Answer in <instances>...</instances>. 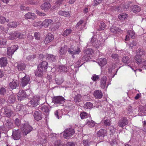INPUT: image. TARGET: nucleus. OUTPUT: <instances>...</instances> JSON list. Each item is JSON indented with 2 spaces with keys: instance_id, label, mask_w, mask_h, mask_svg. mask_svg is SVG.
<instances>
[{
  "instance_id": "nucleus-37",
  "label": "nucleus",
  "mask_w": 146,
  "mask_h": 146,
  "mask_svg": "<svg viewBox=\"0 0 146 146\" xmlns=\"http://www.w3.org/2000/svg\"><path fill=\"white\" fill-rule=\"evenodd\" d=\"M66 52V47H65V46L63 47H61L59 53L60 54V56L61 57Z\"/></svg>"
},
{
  "instance_id": "nucleus-18",
  "label": "nucleus",
  "mask_w": 146,
  "mask_h": 146,
  "mask_svg": "<svg viewBox=\"0 0 146 146\" xmlns=\"http://www.w3.org/2000/svg\"><path fill=\"white\" fill-rule=\"evenodd\" d=\"M42 26L46 28L53 24L52 21L50 19H46L42 22Z\"/></svg>"
},
{
  "instance_id": "nucleus-47",
  "label": "nucleus",
  "mask_w": 146,
  "mask_h": 146,
  "mask_svg": "<svg viewBox=\"0 0 146 146\" xmlns=\"http://www.w3.org/2000/svg\"><path fill=\"white\" fill-rule=\"evenodd\" d=\"M139 111L141 113H146V106L144 107L143 106H140L139 107Z\"/></svg>"
},
{
  "instance_id": "nucleus-39",
  "label": "nucleus",
  "mask_w": 146,
  "mask_h": 146,
  "mask_svg": "<svg viewBox=\"0 0 146 146\" xmlns=\"http://www.w3.org/2000/svg\"><path fill=\"white\" fill-rule=\"evenodd\" d=\"M34 26L39 28H41L42 27V23L41 21L35 22L33 24Z\"/></svg>"
},
{
  "instance_id": "nucleus-42",
  "label": "nucleus",
  "mask_w": 146,
  "mask_h": 146,
  "mask_svg": "<svg viewBox=\"0 0 146 146\" xmlns=\"http://www.w3.org/2000/svg\"><path fill=\"white\" fill-rule=\"evenodd\" d=\"M55 81L57 84L60 85L63 82L64 80L63 78H56Z\"/></svg>"
},
{
  "instance_id": "nucleus-2",
  "label": "nucleus",
  "mask_w": 146,
  "mask_h": 146,
  "mask_svg": "<svg viewBox=\"0 0 146 146\" xmlns=\"http://www.w3.org/2000/svg\"><path fill=\"white\" fill-rule=\"evenodd\" d=\"M48 67V63L47 62L44 61H42L38 66V70L35 72L36 76L39 77L41 76L43 72L46 70Z\"/></svg>"
},
{
  "instance_id": "nucleus-1",
  "label": "nucleus",
  "mask_w": 146,
  "mask_h": 146,
  "mask_svg": "<svg viewBox=\"0 0 146 146\" xmlns=\"http://www.w3.org/2000/svg\"><path fill=\"white\" fill-rule=\"evenodd\" d=\"M84 54L82 58L79 59L78 61L77 62V64H80L81 63V62H82L80 66H78V67H80L83 65L85 61H87L90 59H91L92 58V53L93 52V50L91 48L87 49L84 50Z\"/></svg>"
},
{
  "instance_id": "nucleus-23",
  "label": "nucleus",
  "mask_w": 146,
  "mask_h": 146,
  "mask_svg": "<svg viewBox=\"0 0 146 146\" xmlns=\"http://www.w3.org/2000/svg\"><path fill=\"white\" fill-rule=\"evenodd\" d=\"M25 94L23 90H20L18 93L17 97L18 100L21 101L25 97Z\"/></svg>"
},
{
  "instance_id": "nucleus-28",
  "label": "nucleus",
  "mask_w": 146,
  "mask_h": 146,
  "mask_svg": "<svg viewBox=\"0 0 146 146\" xmlns=\"http://www.w3.org/2000/svg\"><path fill=\"white\" fill-rule=\"evenodd\" d=\"M58 70L61 72H67L68 71L69 69L67 67L62 65L59 66Z\"/></svg>"
},
{
  "instance_id": "nucleus-26",
  "label": "nucleus",
  "mask_w": 146,
  "mask_h": 146,
  "mask_svg": "<svg viewBox=\"0 0 146 146\" xmlns=\"http://www.w3.org/2000/svg\"><path fill=\"white\" fill-rule=\"evenodd\" d=\"M131 9L134 13L139 12L141 11L140 7L137 5H132L131 7Z\"/></svg>"
},
{
  "instance_id": "nucleus-25",
  "label": "nucleus",
  "mask_w": 146,
  "mask_h": 146,
  "mask_svg": "<svg viewBox=\"0 0 146 146\" xmlns=\"http://www.w3.org/2000/svg\"><path fill=\"white\" fill-rule=\"evenodd\" d=\"M106 81V76H104L100 80V84L101 87L104 89L105 88Z\"/></svg>"
},
{
  "instance_id": "nucleus-20",
  "label": "nucleus",
  "mask_w": 146,
  "mask_h": 146,
  "mask_svg": "<svg viewBox=\"0 0 146 146\" xmlns=\"http://www.w3.org/2000/svg\"><path fill=\"white\" fill-rule=\"evenodd\" d=\"M25 17L26 19H29L34 20L36 18L35 14L33 13L29 12L25 15Z\"/></svg>"
},
{
  "instance_id": "nucleus-24",
  "label": "nucleus",
  "mask_w": 146,
  "mask_h": 146,
  "mask_svg": "<svg viewBox=\"0 0 146 146\" xmlns=\"http://www.w3.org/2000/svg\"><path fill=\"white\" fill-rule=\"evenodd\" d=\"M7 63V58L5 57H3L0 58V66L1 67L5 66Z\"/></svg>"
},
{
  "instance_id": "nucleus-29",
  "label": "nucleus",
  "mask_w": 146,
  "mask_h": 146,
  "mask_svg": "<svg viewBox=\"0 0 146 146\" xmlns=\"http://www.w3.org/2000/svg\"><path fill=\"white\" fill-rule=\"evenodd\" d=\"M98 62L99 64L101 66H104L107 63L106 60L104 58H102L99 59Z\"/></svg>"
},
{
  "instance_id": "nucleus-22",
  "label": "nucleus",
  "mask_w": 146,
  "mask_h": 146,
  "mask_svg": "<svg viewBox=\"0 0 146 146\" xmlns=\"http://www.w3.org/2000/svg\"><path fill=\"white\" fill-rule=\"evenodd\" d=\"M110 30L111 32L114 33H117V32L121 33L122 32V31L120 29L114 26L111 27L110 29Z\"/></svg>"
},
{
  "instance_id": "nucleus-52",
  "label": "nucleus",
  "mask_w": 146,
  "mask_h": 146,
  "mask_svg": "<svg viewBox=\"0 0 146 146\" xmlns=\"http://www.w3.org/2000/svg\"><path fill=\"white\" fill-rule=\"evenodd\" d=\"M127 17V15L124 13H122L119 15L118 16L119 19L121 20H124Z\"/></svg>"
},
{
  "instance_id": "nucleus-33",
  "label": "nucleus",
  "mask_w": 146,
  "mask_h": 146,
  "mask_svg": "<svg viewBox=\"0 0 146 146\" xmlns=\"http://www.w3.org/2000/svg\"><path fill=\"white\" fill-rule=\"evenodd\" d=\"M66 0H58L55 2V5L53 6L52 8L54 9L55 8H58L59 7L63 2L66 1Z\"/></svg>"
},
{
  "instance_id": "nucleus-5",
  "label": "nucleus",
  "mask_w": 146,
  "mask_h": 146,
  "mask_svg": "<svg viewBox=\"0 0 146 146\" xmlns=\"http://www.w3.org/2000/svg\"><path fill=\"white\" fill-rule=\"evenodd\" d=\"M24 35L18 31H15L13 33H11L9 34V38L10 39L13 40L17 38H21L24 36Z\"/></svg>"
},
{
  "instance_id": "nucleus-57",
  "label": "nucleus",
  "mask_w": 146,
  "mask_h": 146,
  "mask_svg": "<svg viewBox=\"0 0 146 146\" xmlns=\"http://www.w3.org/2000/svg\"><path fill=\"white\" fill-rule=\"evenodd\" d=\"M102 0H94V4L93 6H96L98 4L100 3Z\"/></svg>"
},
{
  "instance_id": "nucleus-63",
  "label": "nucleus",
  "mask_w": 146,
  "mask_h": 146,
  "mask_svg": "<svg viewBox=\"0 0 146 146\" xmlns=\"http://www.w3.org/2000/svg\"><path fill=\"white\" fill-rule=\"evenodd\" d=\"M20 123L21 121L19 119L17 118L15 119V123L17 126H18L20 125Z\"/></svg>"
},
{
  "instance_id": "nucleus-60",
  "label": "nucleus",
  "mask_w": 146,
  "mask_h": 146,
  "mask_svg": "<svg viewBox=\"0 0 146 146\" xmlns=\"http://www.w3.org/2000/svg\"><path fill=\"white\" fill-rule=\"evenodd\" d=\"M6 19L3 17H0V23L3 24L5 21Z\"/></svg>"
},
{
  "instance_id": "nucleus-4",
  "label": "nucleus",
  "mask_w": 146,
  "mask_h": 146,
  "mask_svg": "<svg viewBox=\"0 0 146 146\" xmlns=\"http://www.w3.org/2000/svg\"><path fill=\"white\" fill-rule=\"evenodd\" d=\"M65 99L62 96H56L53 97L52 100V103L56 104H62L64 102Z\"/></svg>"
},
{
  "instance_id": "nucleus-17",
  "label": "nucleus",
  "mask_w": 146,
  "mask_h": 146,
  "mask_svg": "<svg viewBox=\"0 0 146 146\" xmlns=\"http://www.w3.org/2000/svg\"><path fill=\"white\" fill-rule=\"evenodd\" d=\"M93 95L96 98L100 99L102 97L103 94L101 90H98L94 92Z\"/></svg>"
},
{
  "instance_id": "nucleus-55",
  "label": "nucleus",
  "mask_w": 146,
  "mask_h": 146,
  "mask_svg": "<svg viewBox=\"0 0 146 146\" xmlns=\"http://www.w3.org/2000/svg\"><path fill=\"white\" fill-rule=\"evenodd\" d=\"M54 146H63V145L61 143L59 140L55 141L54 143Z\"/></svg>"
},
{
  "instance_id": "nucleus-36",
  "label": "nucleus",
  "mask_w": 146,
  "mask_h": 146,
  "mask_svg": "<svg viewBox=\"0 0 146 146\" xmlns=\"http://www.w3.org/2000/svg\"><path fill=\"white\" fill-rule=\"evenodd\" d=\"M122 61L123 63L127 64L128 65V66H129L128 64L130 62V60L128 57L127 56L123 57L122 59Z\"/></svg>"
},
{
  "instance_id": "nucleus-11",
  "label": "nucleus",
  "mask_w": 146,
  "mask_h": 146,
  "mask_svg": "<svg viewBox=\"0 0 146 146\" xmlns=\"http://www.w3.org/2000/svg\"><path fill=\"white\" fill-rule=\"evenodd\" d=\"M12 136L14 140H19L21 137L20 131L18 130H13V131Z\"/></svg>"
},
{
  "instance_id": "nucleus-41",
  "label": "nucleus",
  "mask_w": 146,
  "mask_h": 146,
  "mask_svg": "<svg viewBox=\"0 0 146 146\" xmlns=\"http://www.w3.org/2000/svg\"><path fill=\"white\" fill-rule=\"evenodd\" d=\"M96 123L92 120L88 121L86 123V124L88 126L90 127H92L94 126Z\"/></svg>"
},
{
  "instance_id": "nucleus-19",
  "label": "nucleus",
  "mask_w": 146,
  "mask_h": 146,
  "mask_svg": "<svg viewBox=\"0 0 146 146\" xmlns=\"http://www.w3.org/2000/svg\"><path fill=\"white\" fill-rule=\"evenodd\" d=\"M53 35L51 34H48L47 35L45 39L44 40V42L45 44H47L51 42L53 39Z\"/></svg>"
},
{
  "instance_id": "nucleus-3",
  "label": "nucleus",
  "mask_w": 146,
  "mask_h": 146,
  "mask_svg": "<svg viewBox=\"0 0 146 146\" xmlns=\"http://www.w3.org/2000/svg\"><path fill=\"white\" fill-rule=\"evenodd\" d=\"M68 51L69 53L72 55L73 58H75V55L79 54L81 52L80 48L78 46L74 48H69L68 49Z\"/></svg>"
},
{
  "instance_id": "nucleus-8",
  "label": "nucleus",
  "mask_w": 146,
  "mask_h": 146,
  "mask_svg": "<svg viewBox=\"0 0 146 146\" xmlns=\"http://www.w3.org/2000/svg\"><path fill=\"white\" fill-rule=\"evenodd\" d=\"M23 127V130L22 133L23 135L25 136L27 135L33 129V128L31 126L27 124H24Z\"/></svg>"
},
{
  "instance_id": "nucleus-46",
  "label": "nucleus",
  "mask_w": 146,
  "mask_h": 146,
  "mask_svg": "<svg viewBox=\"0 0 146 146\" xmlns=\"http://www.w3.org/2000/svg\"><path fill=\"white\" fill-rule=\"evenodd\" d=\"M6 94V90L5 88L2 87L0 89V94L1 95L4 96Z\"/></svg>"
},
{
  "instance_id": "nucleus-38",
  "label": "nucleus",
  "mask_w": 146,
  "mask_h": 146,
  "mask_svg": "<svg viewBox=\"0 0 146 146\" xmlns=\"http://www.w3.org/2000/svg\"><path fill=\"white\" fill-rule=\"evenodd\" d=\"M15 100V97L14 95H12L9 97L8 102L10 103H13Z\"/></svg>"
},
{
  "instance_id": "nucleus-48",
  "label": "nucleus",
  "mask_w": 146,
  "mask_h": 146,
  "mask_svg": "<svg viewBox=\"0 0 146 146\" xmlns=\"http://www.w3.org/2000/svg\"><path fill=\"white\" fill-rule=\"evenodd\" d=\"M82 99L81 96L80 94H78L75 97L74 101L76 102H80Z\"/></svg>"
},
{
  "instance_id": "nucleus-64",
  "label": "nucleus",
  "mask_w": 146,
  "mask_h": 146,
  "mask_svg": "<svg viewBox=\"0 0 146 146\" xmlns=\"http://www.w3.org/2000/svg\"><path fill=\"white\" fill-rule=\"evenodd\" d=\"M66 146H75V144L73 142H68L66 143Z\"/></svg>"
},
{
  "instance_id": "nucleus-27",
  "label": "nucleus",
  "mask_w": 146,
  "mask_h": 146,
  "mask_svg": "<svg viewBox=\"0 0 146 146\" xmlns=\"http://www.w3.org/2000/svg\"><path fill=\"white\" fill-rule=\"evenodd\" d=\"M106 131L103 129H100L97 133V135L98 137H104L106 135Z\"/></svg>"
},
{
  "instance_id": "nucleus-12",
  "label": "nucleus",
  "mask_w": 146,
  "mask_h": 146,
  "mask_svg": "<svg viewBox=\"0 0 146 146\" xmlns=\"http://www.w3.org/2000/svg\"><path fill=\"white\" fill-rule=\"evenodd\" d=\"M19 86L18 81L17 80H13L12 82L9 83V88L10 89L13 90L16 89Z\"/></svg>"
},
{
  "instance_id": "nucleus-31",
  "label": "nucleus",
  "mask_w": 146,
  "mask_h": 146,
  "mask_svg": "<svg viewBox=\"0 0 146 146\" xmlns=\"http://www.w3.org/2000/svg\"><path fill=\"white\" fill-rule=\"evenodd\" d=\"M25 67V65L23 63H19L17 66V68L19 71H21L24 70Z\"/></svg>"
},
{
  "instance_id": "nucleus-32",
  "label": "nucleus",
  "mask_w": 146,
  "mask_h": 146,
  "mask_svg": "<svg viewBox=\"0 0 146 146\" xmlns=\"http://www.w3.org/2000/svg\"><path fill=\"white\" fill-rule=\"evenodd\" d=\"M72 32V30L70 29H67L63 32L62 35L64 36H66L69 35Z\"/></svg>"
},
{
  "instance_id": "nucleus-21",
  "label": "nucleus",
  "mask_w": 146,
  "mask_h": 146,
  "mask_svg": "<svg viewBox=\"0 0 146 146\" xmlns=\"http://www.w3.org/2000/svg\"><path fill=\"white\" fill-rule=\"evenodd\" d=\"M5 125L9 129H12L13 127V123L10 119H8L5 121Z\"/></svg>"
},
{
  "instance_id": "nucleus-59",
  "label": "nucleus",
  "mask_w": 146,
  "mask_h": 146,
  "mask_svg": "<svg viewBox=\"0 0 146 146\" xmlns=\"http://www.w3.org/2000/svg\"><path fill=\"white\" fill-rule=\"evenodd\" d=\"M83 144L84 146H88L90 144V142L87 140H84L83 141Z\"/></svg>"
},
{
  "instance_id": "nucleus-30",
  "label": "nucleus",
  "mask_w": 146,
  "mask_h": 146,
  "mask_svg": "<svg viewBox=\"0 0 146 146\" xmlns=\"http://www.w3.org/2000/svg\"><path fill=\"white\" fill-rule=\"evenodd\" d=\"M46 57L50 61L54 62L56 59L55 56L51 54H47Z\"/></svg>"
},
{
  "instance_id": "nucleus-9",
  "label": "nucleus",
  "mask_w": 146,
  "mask_h": 146,
  "mask_svg": "<svg viewBox=\"0 0 146 146\" xmlns=\"http://www.w3.org/2000/svg\"><path fill=\"white\" fill-rule=\"evenodd\" d=\"M18 46L17 45H13L11 47L7 48V54L9 56V57L11 58H12V55L14 52L18 49Z\"/></svg>"
},
{
  "instance_id": "nucleus-62",
  "label": "nucleus",
  "mask_w": 146,
  "mask_h": 146,
  "mask_svg": "<svg viewBox=\"0 0 146 146\" xmlns=\"http://www.w3.org/2000/svg\"><path fill=\"white\" fill-rule=\"evenodd\" d=\"M26 3L27 4L35 5L36 3L32 0H29L27 1Z\"/></svg>"
},
{
  "instance_id": "nucleus-40",
  "label": "nucleus",
  "mask_w": 146,
  "mask_h": 146,
  "mask_svg": "<svg viewBox=\"0 0 146 146\" xmlns=\"http://www.w3.org/2000/svg\"><path fill=\"white\" fill-rule=\"evenodd\" d=\"M8 26L10 27L11 28H16L17 26V23L15 21L9 22L8 24Z\"/></svg>"
},
{
  "instance_id": "nucleus-49",
  "label": "nucleus",
  "mask_w": 146,
  "mask_h": 146,
  "mask_svg": "<svg viewBox=\"0 0 146 146\" xmlns=\"http://www.w3.org/2000/svg\"><path fill=\"white\" fill-rule=\"evenodd\" d=\"M80 116L82 119H84L88 117V114L85 112H83L81 113Z\"/></svg>"
},
{
  "instance_id": "nucleus-58",
  "label": "nucleus",
  "mask_w": 146,
  "mask_h": 146,
  "mask_svg": "<svg viewBox=\"0 0 146 146\" xmlns=\"http://www.w3.org/2000/svg\"><path fill=\"white\" fill-rule=\"evenodd\" d=\"M111 57L112 58L114 59L115 61H117L118 59V55L117 54H112Z\"/></svg>"
},
{
  "instance_id": "nucleus-43",
  "label": "nucleus",
  "mask_w": 146,
  "mask_h": 146,
  "mask_svg": "<svg viewBox=\"0 0 146 146\" xmlns=\"http://www.w3.org/2000/svg\"><path fill=\"white\" fill-rule=\"evenodd\" d=\"M93 104L90 102H86L84 106L85 108L87 109H91L93 107Z\"/></svg>"
},
{
  "instance_id": "nucleus-51",
  "label": "nucleus",
  "mask_w": 146,
  "mask_h": 146,
  "mask_svg": "<svg viewBox=\"0 0 146 146\" xmlns=\"http://www.w3.org/2000/svg\"><path fill=\"white\" fill-rule=\"evenodd\" d=\"M91 78L93 81L96 82L99 80V76L98 75L94 74L92 76Z\"/></svg>"
},
{
  "instance_id": "nucleus-35",
  "label": "nucleus",
  "mask_w": 146,
  "mask_h": 146,
  "mask_svg": "<svg viewBox=\"0 0 146 146\" xmlns=\"http://www.w3.org/2000/svg\"><path fill=\"white\" fill-rule=\"evenodd\" d=\"M40 109L43 112L45 113L46 114H48L49 113V109L48 107L46 106H43L41 107Z\"/></svg>"
},
{
  "instance_id": "nucleus-15",
  "label": "nucleus",
  "mask_w": 146,
  "mask_h": 146,
  "mask_svg": "<svg viewBox=\"0 0 146 146\" xmlns=\"http://www.w3.org/2000/svg\"><path fill=\"white\" fill-rule=\"evenodd\" d=\"M51 7V5L50 3L44 2L40 6L41 9L45 12L48 11Z\"/></svg>"
},
{
  "instance_id": "nucleus-54",
  "label": "nucleus",
  "mask_w": 146,
  "mask_h": 146,
  "mask_svg": "<svg viewBox=\"0 0 146 146\" xmlns=\"http://www.w3.org/2000/svg\"><path fill=\"white\" fill-rule=\"evenodd\" d=\"M24 93L25 94V97H28L31 95V91L29 90H26L25 91H24Z\"/></svg>"
},
{
  "instance_id": "nucleus-7",
  "label": "nucleus",
  "mask_w": 146,
  "mask_h": 146,
  "mask_svg": "<svg viewBox=\"0 0 146 146\" xmlns=\"http://www.w3.org/2000/svg\"><path fill=\"white\" fill-rule=\"evenodd\" d=\"M74 133L75 131L74 129L71 128L67 129L65 130L64 132V137L65 139H69Z\"/></svg>"
},
{
  "instance_id": "nucleus-10",
  "label": "nucleus",
  "mask_w": 146,
  "mask_h": 146,
  "mask_svg": "<svg viewBox=\"0 0 146 146\" xmlns=\"http://www.w3.org/2000/svg\"><path fill=\"white\" fill-rule=\"evenodd\" d=\"M128 120L127 118L123 117L118 122V126L121 127H123L128 124Z\"/></svg>"
},
{
  "instance_id": "nucleus-44",
  "label": "nucleus",
  "mask_w": 146,
  "mask_h": 146,
  "mask_svg": "<svg viewBox=\"0 0 146 146\" xmlns=\"http://www.w3.org/2000/svg\"><path fill=\"white\" fill-rule=\"evenodd\" d=\"M106 25L105 23L104 22H101V24L99 26V28L98 29V30L99 31H100L102 30H104L105 28Z\"/></svg>"
},
{
  "instance_id": "nucleus-45",
  "label": "nucleus",
  "mask_w": 146,
  "mask_h": 146,
  "mask_svg": "<svg viewBox=\"0 0 146 146\" xmlns=\"http://www.w3.org/2000/svg\"><path fill=\"white\" fill-rule=\"evenodd\" d=\"M127 34L129 35L132 39H134L135 37V33L132 31H127Z\"/></svg>"
},
{
  "instance_id": "nucleus-50",
  "label": "nucleus",
  "mask_w": 146,
  "mask_h": 146,
  "mask_svg": "<svg viewBox=\"0 0 146 146\" xmlns=\"http://www.w3.org/2000/svg\"><path fill=\"white\" fill-rule=\"evenodd\" d=\"M25 106H23L21 104H18L16 107V109L17 111H20L21 110H23V109L24 108Z\"/></svg>"
},
{
  "instance_id": "nucleus-34",
  "label": "nucleus",
  "mask_w": 146,
  "mask_h": 146,
  "mask_svg": "<svg viewBox=\"0 0 146 146\" xmlns=\"http://www.w3.org/2000/svg\"><path fill=\"white\" fill-rule=\"evenodd\" d=\"M135 61L138 64H140L141 62V55L137 54L135 57Z\"/></svg>"
},
{
  "instance_id": "nucleus-53",
  "label": "nucleus",
  "mask_w": 146,
  "mask_h": 146,
  "mask_svg": "<svg viewBox=\"0 0 146 146\" xmlns=\"http://www.w3.org/2000/svg\"><path fill=\"white\" fill-rule=\"evenodd\" d=\"M104 124L106 126H108L111 124V121L109 119H106L104 121Z\"/></svg>"
},
{
  "instance_id": "nucleus-61",
  "label": "nucleus",
  "mask_w": 146,
  "mask_h": 146,
  "mask_svg": "<svg viewBox=\"0 0 146 146\" xmlns=\"http://www.w3.org/2000/svg\"><path fill=\"white\" fill-rule=\"evenodd\" d=\"M39 33L38 32L35 33L34 34V36L36 40H38L40 38Z\"/></svg>"
},
{
  "instance_id": "nucleus-56",
  "label": "nucleus",
  "mask_w": 146,
  "mask_h": 146,
  "mask_svg": "<svg viewBox=\"0 0 146 146\" xmlns=\"http://www.w3.org/2000/svg\"><path fill=\"white\" fill-rule=\"evenodd\" d=\"M137 42L135 41H133L131 42H130L129 44V46L130 47L132 48L134 46H135L137 44Z\"/></svg>"
},
{
  "instance_id": "nucleus-13",
  "label": "nucleus",
  "mask_w": 146,
  "mask_h": 146,
  "mask_svg": "<svg viewBox=\"0 0 146 146\" xmlns=\"http://www.w3.org/2000/svg\"><path fill=\"white\" fill-rule=\"evenodd\" d=\"M2 110H4V114L8 117H11L13 113V111L9 107H4Z\"/></svg>"
},
{
  "instance_id": "nucleus-16",
  "label": "nucleus",
  "mask_w": 146,
  "mask_h": 146,
  "mask_svg": "<svg viewBox=\"0 0 146 146\" xmlns=\"http://www.w3.org/2000/svg\"><path fill=\"white\" fill-rule=\"evenodd\" d=\"M33 116L35 119L37 121L42 119V114L40 111L39 110H37L35 112Z\"/></svg>"
},
{
  "instance_id": "nucleus-14",
  "label": "nucleus",
  "mask_w": 146,
  "mask_h": 146,
  "mask_svg": "<svg viewBox=\"0 0 146 146\" xmlns=\"http://www.w3.org/2000/svg\"><path fill=\"white\" fill-rule=\"evenodd\" d=\"M29 77L28 76H25L21 80V85L23 87H25L29 83Z\"/></svg>"
},
{
  "instance_id": "nucleus-6",
  "label": "nucleus",
  "mask_w": 146,
  "mask_h": 146,
  "mask_svg": "<svg viewBox=\"0 0 146 146\" xmlns=\"http://www.w3.org/2000/svg\"><path fill=\"white\" fill-rule=\"evenodd\" d=\"M40 97L39 96H35L33 97L30 101V104L32 106L35 107L39 104Z\"/></svg>"
}]
</instances>
